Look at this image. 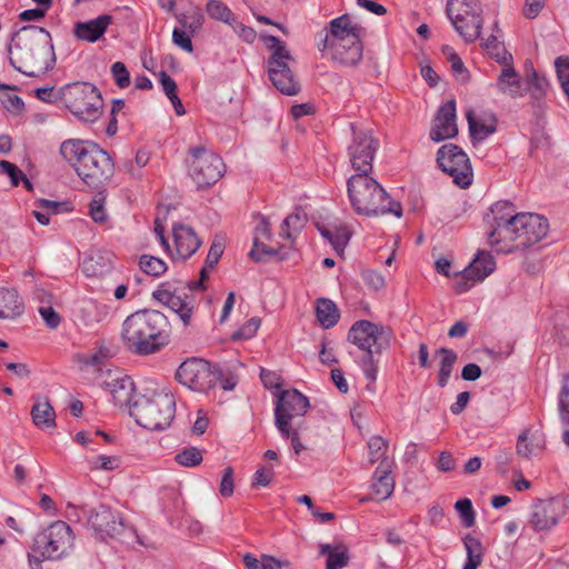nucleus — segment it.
I'll return each mask as SVG.
<instances>
[{"mask_svg":"<svg viewBox=\"0 0 569 569\" xmlns=\"http://www.w3.org/2000/svg\"><path fill=\"white\" fill-rule=\"evenodd\" d=\"M496 269L493 257L486 251H478L475 259L462 270L467 280L480 282L491 274Z\"/></svg>","mask_w":569,"mask_h":569,"instance_id":"nucleus-27","label":"nucleus"},{"mask_svg":"<svg viewBox=\"0 0 569 569\" xmlns=\"http://www.w3.org/2000/svg\"><path fill=\"white\" fill-rule=\"evenodd\" d=\"M139 266L144 273L152 277H160L168 269L167 263L162 259L150 254H142Z\"/></svg>","mask_w":569,"mask_h":569,"instance_id":"nucleus-43","label":"nucleus"},{"mask_svg":"<svg viewBox=\"0 0 569 569\" xmlns=\"http://www.w3.org/2000/svg\"><path fill=\"white\" fill-rule=\"evenodd\" d=\"M318 230L322 238H325L333 248V250L341 254L343 253L347 244L351 238V230L347 224H331V226H318Z\"/></svg>","mask_w":569,"mask_h":569,"instance_id":"nucleus-28","label":"nucleus"},{"mask_svg":"<svg viewBox=\"0 0 569 569\" xmlns=\"http://www.w3.org/2000/svg\"><path fill=\"white\" fill-rule=\"evenodd\" d=\"M101 387L111 396L112 401L118 407H131V400L134 392L132 379L119 371L108 370Z\"/></svg>","mask_w":569,"mask_h":569,"instance_id":"nucleus-21","label":"nucleus"},{"mask_svg":"<svg viewBox=\"0 0 569 569\" xmlns=\"http://www.w3.org/2000/svg\"><path fill=\"white\" fill-rule=\"evenodd\" d=\"M272 468L260 467L253 475L252 487H267L273 479Z\"/></svg>","mask_w":569,"mask_h":569,"instance_id":"nucleus-61","label":"nucleus"},{"mask_svg":"<svg viewBox=\"0 0 569 569\" xmlns=\"http://www.w3.org/2000/svg\"><path fill=\"white\" fill-rule=\"evenodd\" d=\"M379 148V141L370 131L353 130L351 143L348 147V157L355 174H371L373 159Z\"/></svg>","mask_w":569,"mask_h":569,"instance_id":"nucleus-15","label":"nucleus"},{"mask_svg":"<svg viewBox=\"0 0 569 569\" xmlns=\"http://www.w3.org/2000/svg\"><path fill=\"white\" fill-rule=\"evenodd\" d=\"M437 356L440 357L438 385L445 387L449 381L458 356L453 350L448 348H440L437 351Z\"/></svg>","mask_w":569,"mask_h":569,"instance_id":"nucleus-38","label":"nucleus"},{"mask_svg":"<svg viewBox=\"0 0 569 569\" xmlns=\"http://www.w3.org/2000/svg\"><path fill=\"white\" fill-rule=\"evenodd\" d=\"M202 453L201 451L196 448L191 447L188 449L182 450L181 452L177 453L174 457V460L183 467H196L199 466L202 461Z\"/></svg>","mask_w":569,"mask_h":569,"instance_id":"nucleus-48","label":"nucleus"},{"mask_svg":"<svg viewBox=\"0 0 569 569\" xmlns=\"http://www.w3.org/2000/svg\"><path fill=\"white\" fill-rule=\"evenodd\" d=\"M179 28L189 31L191 34L198 33L204 23V16L200 8L193 7L190 10L177 16Z\"/></svg>","mask_w":569,"mask_h":569,"instance_id":"nucleus-37","label":"nucleus"},{"mask_svg":"<svg viewBox=\"0 0 569 569\" xmlns=\"http://www.w3.org/2000/svg\"><path fill=\"white\" fill-rule=\"evenodd\" d=\"M558 411L561 423L569 426V372L561 380L558 393Z\"/></svg>","mask_w":569,"mask_h":569,"instance_id":"nucleus-42","label":"nucleus"},{"mask_svg":"<svg viewBox=\"0 0 569 569\" xmlns=\"http://www.w3.org/2000/svg\"><path fill=\"white\" fill-rule=\"evenodd\" d=\"M348 197L358 214L380 216L393 213L401 217L399 202L390 200L389 194L371 174H352L347 180Z\"/></svg>","mask_w":569,"mask_h":569,"instance_id":"nucleus-6","label":"nucleus"},{"mask_svg":"<svg viewBox=\"0 0 569 569\" xmlns=\"http://www.w3.org/2000/svg\"><path fill=\"white\" fill-rule=\"evenodd\" d=\"M189 153V173L198 187L211 186L222 177L224 163L218 154L202 147L191 148Z\"/></svg>","mask_w":569,"mask_h":569,"instance_id":"nucleus-12","label":"nucleus"},{"mask_svg":"<svg viewBox=\"0 0 569 569\" xmlns=\"http://www.w3.org/2000/svg\"><path fill=\"white\" fill-rule=\"evenodd\" d=\"M121 340L131 353L153 355L169 342V321L157 310L136 311L124 319Z\"/></svg>","mask_w":569,"mask_h":569,"instance_id":"nucleus-2","label":"nucleus"},{"mask_svg":"<svg viewBox=\"0 0 569 569\" xmlns=\"http://www.w3.org/2000/svg\"><path fill=\"white\" fill-rule=\"evenodd\" d=\"M262 39L271 51L268 59L270 81L283 94H297L300 87L291 69L295 64V59L287 49L286 43L274 36H262Z\"/></svg>","mask_w":569,"mask_h":569,"instance_id":"nucleus-9","label":"nucleus"},{"mask_svg":"<svg viewBox=\"0 0 569 569\" xmlns=\"http://www.w3.org/2000/svg\"><path fill=\"white\" fill-rule=\"evenodd\" d=\"M152 297L156 301L176 312L184 326L189 325L194 309L192 296L170 282H164L152 292Z\"/></svg>","mask_w":569,"mask_h":569,"instance_id":"nucleus-18","label":"nucleus"},{"mask_svg":"<svg viewBox=\"0 0 569 569\" xmlns=\"http://www.w3.org/2000/svg\"><path fill=\"white\" fill-rule=\"evenodd\" d=\"M33 423L40 429H49L56 426V412L47 400L38 398L31 409Z\"/></svg>","mask_w":569,"mask_h":569,"instance_id":"nucleus-31","label":"nucleus"},{"mask_svg":"<svg viewBox=\"0 0 569 569\" xmlns=\"http://www.w3.org/2000/svg\"><path fill=\"white\" fill-rule=\"evenodd\" d=\"M150 153L147 150H138L134 159L126 160L120 167L119 170L127 174L131 179H141L142 178V169L149 163Z\"/></svg>","mask_w":569,"mask_h":569,"instance_id":"nucleus-36","label":"nucleus"},{"mask_svg":"<svg viewBox=\"0 0 569 569\" xmlns=\"http://www.w3.org/2000/svg\"><path fill=\"white\" fill-rule=\"evenodd\" d=\"M392 461L383 458L372 476L371 489L378 500H387L395 490V479L391 476Z\"/></svg>","mask_w":569,"mask_h":569,"instance_id":"nucleus-25","label":"nucleus"},{"mask_svg":"<svg viewBox=\"0 0 569 569\" xmlns=\"http://www.w3.org/2000/svg\"><path fill=\"white\" fill-rule=\"evenodd\" d=\"M9 61L28 77H38L51 69L56 57L50 33L40 27L23 28L9 49Z\"/></svg>","mask_w":569,"mask_h":569,"instance_id":"nucleus-3","label":"nucleus"},{"mask_svg":"<svg viewBox=\"0 0 569 569\" xmlns=\"http://www.w3.org/2000/svg\"><path fill=\"white\" fill-rule=\"evenodd\" d=\"M233 488H234L233 470L231 467H227L223 470L222 479H221L220 488H219L221 496L230 497L233 493Z\"/></svg>","mask_w":569,"mask_h":569,"instance_id":"nucleus-62","label":"nucleus"},{"mask_svg":"<svg viewBox=\"0 0 569 569\" xmlns=\"http://www.w3.org/2000/svg\"><path fill=\"white\" fill-rule=\"evenodd\" d=\"M496 87L502 94L511 98L522 96L521 92V78L512 64L502 66L501 72L497 78Z\"/></svg>","mask_w":569,"mask_h":569,"instance_id":"nucleus-29","label":"nucleus"},{"mask_svg":"<svg viewBox=\"0 0 569 569\" xmlns=\"http://www.w3.org/2000/svg\"><path fill=\"white\" fill-rule=\"evenodd\" d=\"M390 331L381 325L360 320L352 325L348 340L365 352L380 355L390 346Z\"/></svg>","mask_w":569,"mask_h":569,"instance_id":"nucleus-14","label":"nucleus"},{"mask_svg":"<svg viewBox=\"0 0 569 569\" xmlns=\"http://www.w3.org/2000/svg\"><path fill=\"white\" fill-rule=\"evenodd\" d=\"M456 510L461 517L465 527L470 528L475 525V511L469 499H460L455 505Z\"/></svg>","mask_w":569,"mask_h":569,"instance_id":"nucleus-52","label":"nucleus"},{"mask_svg":"<svg viewBox=\"0 0 569 569\" xmlns=\"http://www.w3.org/2000/svg\"><path fill=\"white\" fill-rule=\"evenodd\" d=\"M111 73L118 87L127 88L130 84V74L123 62H114L111 66Z\"/></svg>","mask_w":569,"mask_h":569,"instance_id":"nucleus-54","label":"nucleus"},{"mask_svg":"<svg viewBox=\"0 0 569 569\" xmlns=\"http://www.w3.org/2000/svg\"><path fill=\"white\" fill-rule=\"evenodd\" d=\"M39 313L50 329H56L61 322V317L51 306L39 307Z\"/></svg>","mask_w":569,"mask_h":569,"instance_id":"nucleus-58","label":"nucleus"},{"mask_svg":"<svg viewBox=\"0 0 569 569\" xmlns=\"http://www.w3.org/2000/svg\"><path fill=\"white\" fill-rule=\"evenodd\" d=\"M176 377L180 383L194 391H207L217 383L216 367L199 358L183 361Z\"/></svg>","mask_w":569,"mask_h":569,"instance_id":"nucleus-16","label":"nucleus"},{"mask_svg":"<svg viewBox=\"0 0 569 569\" xmlns=\"http://www.w3.org/2000/svg\"><path fill=\"white\" fill-rule=\"evenodd\" d=\"M456 120V102L455 100H448L439 107L433 118L430 139L435 142H440L455 138L458 134Z\"/></svg>","mask_w":569,"mask_h":569,"instance_id":"nucleus-22","label":"nucleus"},{"mask_svg":"<svg viewBox=\"0 0 569 569\" xmlns=\"http://www.w3.org/2000/svg\"><path fill=\"white\" fill-rule=\"evenodd\" d=\"M280 435L282 438L290 440L291 447L296 455H299L306 449V447L300 441L299 431L296 428L289 427L287 428V432H280Z\"/></svg>","mask_w":569,"mask_h":569,"instance_id":"nucleus-63","label":"nucleus"},{"mask_svg":"<svg viewBox=\"0 0 569 569\" xmlns=\"http://www.w3.org/2000/svg\"><path fill=\"white\" fill-rule=\"evenodd\" d=\"M463 545L467 552L463 569H477L483 560V548L480 540L471 535H467L463 538Z\"/></svg>","mask_w":569,"mask_h":569,"instance_id":"nucleus-35","label":"nucleus"},{"mask_svg":"<svg viewBox=\"0 0 569 569\" xmlns=\"http://www.w3.org/2000/svg\"><path fill=\"white\" fill-rule=\"evenodd\" d=\"M387 448L388 443L383 438L379 436L371 437L368 441L369 461L371 463L381 462Z\"/></svg>","mask_w":569,"mask_h":569,"instance_id":"nucleus-50","label":"nucleus"},{"mask_svg":"<svg viewBox=\"0 0 569 569\" xmlns=\"http://www.w3.org/2000/svg\"><path fill=\"white\" fill-rule=\"evenodd\" d=\"M305 214L300 212L291 213L283 220L280 236L291 241L293 233L302 229Z\"/></svg>","mask_w":569,"mask_h":569,"instance_id":"nucleus-46","label":"nucleus"},{"mask_svg":"<svg viewBox=\"0 0 569 569\" xmlns=\"http://www.w3.org/2000/svg\"><path fill=\"white\" fill-rule=\"evenodd\" d=\"M176 415V399L166 388L147 389L138 396L130 407V416L136 422L149 430L168 428Z\"/></svg>","mask_w":569,"mask_h":569,"instance_id":"nucleus-7","label":"nucleus"},{"mask_svg":"<svg viewBox=\"0 0 569 569\" xmlns=\"http://www.w3.org/2000/svg\"><path fill=\"white\" fill-rule=\"evenodd\" d=\"M217 382L219 381L222 389L231 391L238 383V377L229 369H220L216 367Z\"/></svg>","mask_w":569,"mask_h":569,"instance_id":"nucleus-55","label":"nucleus"},{"mask_svg":"<svg viewBox=\"0 0 569 569\" xmlns=\"http://www.w3.org/2000/svg\"><path fill=\"white\" fill-rule=\"evenodd\" d=\"M231 28L233 29L234 33L244 42L247 43H253L257 38V32L253 28L244 26L243 23L239 22L237 19L234 20L233 24H231Z\"/></svg>","mask_w":569,"mask_h":569,"instance_id":"nucleus-60","label":"nucleus"},{"mask_svg":"<svg viewBox=\"0 0 569 569\" xmlns=\"http://www.w3.org/2000/svg\"><path fill=\"white\" fill-rule=\"evenodd\" d=\"M437 162L457 186L468 188L472 183L473 172L470 160L460 147L451 143L443 144L437 152Z\"/></svg>","mask_w":569,"mask_h":569,"instance_id":"nucleus-13","label":"nucleus"},{"mask_svg":"<svg viewBox=\"0 0 569 569\" xmlns=\"http://www.w3.org/2000/svg\"><path fill=\"white\" fill-rule=\"evenodd\" d=\"M466 118L472 140L483 141L497 130V118L491 111L468 110Z\"/></svg>","mask_w":569,"mask_h":569,"instance_id":"nucleus-24","label":"nucleus"},{"mask_svg":"<svg viewBox=\"0 0 569 569\" xmlns=\"http://www.w3.org/2000/svg\"><path fill=\"white\" fill-rule=\"evenodd\" d=\"M0 169L2 172L8 174L12 186L14 187L19 186L21 179H24V173L16 164L7 160L0 161Z\"/></svg>","mask_w":569,"mask_h":569,"instance_id":"nucleus-59","label":"nucleus"},{"mask_svg":"<svg viewBox=\"0 0 569 569\" xmlns=\"http://www.w3.org/2000/svg\"><path fill=\"white\" fill-rule=\"evenodd\" d=\"M88 527L99 539L116 538L124 530L121 516L107 506L92 509L88 517Z\"/></svg>","mask_w":569,"mask_h":569,"instance_id":"nucleus-20","label":"nucleus"},{"mask_svg":"<svg viewBox=\"0 0 569 569\" xmlns=\"http://www.w3.org/2000/svg\"><path fill=\"white\" fill-rule=\"evenodd\" d=\"M101 256H92L86 259L82 263V270L88 277H101L109 271L110 262H101Z\"/></svg>","mask_w":569,"mask_h":569,"instance_id":"nucleus-47","label":"nucleus"},{"mask_svg":"<svg viewBox=\"0 0 569 569\" xmlns=\"http://www.w3.org/2000/svg\"><path fill=\"white\" fill-rule=\"evenodd\" d=\"M442 51L447 56L448 61L450 62V67L455 77L460 82H467L469 80V72L465 68V64L460 57L449 46H445Z\"/></svg>","mask_w":569,"mask_h":569,"instance_id":"nucleus-45","label":"nucleus"},{"mask_svg":"<svg viewBox=\"0 0 569 569\" xmlns=\"http://www.w3.org/2000/svg\"><path fill=\"white\" fill-rule=\"evenodd\" d=\"M23 312V302L13 288H0V319H12Z\"/></svg>","mask_w":569,"mask_h":569,"instance_id":"nucleus-30","label":"nucleus"},{"mask_svg":"<svg viewBox=\"0 0 569 569\" xmlns=\"http://www.w3.org/2000/svg\"><path fill=\"white\" fill-rule=\"evenodd\" d=\"M487 222L490 227L488 243L502 253L525 250L543 239L549 230L546 218L529 212L517 213L509 201L492 204Z\"/></svg>","mask_w":569,"mask_h":569,"instance_id":"nucleus-1","label":"nucleus"},{"mask_svg":"<svg viewBox=\"0 0 569 569\" xmlns=\"http://www.w3.org/2000/svg\"><path fill=\"white\" fill-rule=\"evenodd\" d=\"M362 278L365 282L375 290L383 288L386 283L382 274L373 270L363 271Z\"/></svg>","mask_w":569,"mask_h":569,"instance_id":"nucleus-64","label":"nucleus"},{"mask_svg":"<svg viewBox=\"0 0 569 569\" xmlns=\"http://www.w3.org/2000/svg\"><path fill=\"white\" fill-rule=\"evenodd\" d=\"M92 471H112L120 467L121 459L118 456L99 455L88 460Z\"/></svg>","mask_w":569,"mask_h":569,"instance_id":"nucleus-44","label":"nucleus"},{"mask_svg":"<svg viewBox=\"0 0 569 569\" xmlns=\"http://www.w3.org/2000/svg\"><path fill=\"white\" fill-rule=\"evenodd\" d=\"M446 11L455 30L466 42H473L480 37L483 20L478 0H448Z\"/></svg>","mask_w":569,"mask_h":569,"instance_id":"nucleus-11","label":"nucleus"},{"mask_svg":"<svg viewBox=\"0 0 569 569\" xmlns=\"http://www.w3.org/2000/svg\"><path fill=\"white\" fill-rule=\"evenodd\" d=\"M308 398L296 389L281 391L274 407V425L279 432H287L292 421L303 417L309 409Z\"/></svg>","mask_w":569,"mask_h":569,"instance_id":"nucleus-17","label":"nucleus"},{"mask_svg":"<svg viewBox=\"0 0 569 569\" xmlns=\"http://www.w3.org/2000/svg\"><path fill=\"white\" fill-rule=\"evenodd\" d=\"M483 48L501 66L513 64L512 54L506 50L496 36L488 37L483 42Z\"/></svg>","mask_w":569,"mask_h":569,"instance_id":"nucleus-40","label":"nucleus"},{"mask_svg":"<svg viewBox=\"0 0 569 569\" xmlns=\"http://www.w3.org/2000/svg\"><path fill=\"white\" fill-rule=\"evenodd\" d=\"M566 512V505L560 499L539 500L532 506L529 523L535 531H549L558 525Z\"/></svg>","mask_w":569,"mask_h":569,"instance_id":"nucleus-19","label":"nucleus"},{"mask_svg":"<svg viewBox=\"0 0 569 569\" xmlns=\"http://www.w3.org/2000/svg\"><path fill=\"white\" fill-rule=\"evenodd\" d=\"M206 12L210 19L226 23L230 27L237 19L231 9L220 0H209L206 4Z\"/></svg>","mask_w":569,"mask_h":569,"instance_id":"nucleus-39","label":"nucleus"},{"mask_svg":"<svg viewBox=\"0 0 569 569\" xmlns=\"http://www.w3.org/2000/svg\"><path fill=\"white\" fill-rule=\"evenodd\" d=\"M60 153L79 178L91 188L103 186L113 176L114 164L111 157L93 142L66 140L60 146Z\"/></svg>","mask_w":569,"mask_h":569,"instance_id":"nucleus-4","label":"nucleus"},{"mask_svg":"<svg viewBox=\"0 0 569 569\" xmlns=\"http://www.w3.org/2000/svg\"><path fill=\"white\" fill-rule=\"evenodd\" d=\"M529 83L533 89L532 94L536 98L545 96L549 87L548 80L543 76H540L536 70H533L529 76Z\"/></svg>","mask_w":569,"mask_h":569,"instance_id":"nucleus-57","label":"nucleus"},{"mask_svg":"<svg viewBox=\"0 0 569 569\" xmlns=\"http://www.w3.org/2000/svg\"><path fill=\"white\" fill-rule=\"evenodd\" d=\"M261 319L259 317H252L246 323H243L236 332L232 333L233 340H247L256 336L260 328Z\"/></svg>","mask_w":569,"mask_h":569,"instance_id":"nucleus-51","label":"nucleus"},{"mask_svg":"<svg viewBox=\"0 0 569 569\" xmlns=\"http://www.w3.org/2000/svg\"><path fill=\"white\" fill-rule=\"evenodd\" d=\"M316 315L319 323L326 329L333 327L340 318L336 303L327 298L317 300Z\"/></svg>","mask_w":569,"mask_h":569,"instance_id":"nucleus-33","label":"nucleus"},{"mask_svg":"<svg viewBox=\"0 0 569 569\" xmlns=\"http://www.w3.org/2000/svg\"><path fill=\"white\" fill-rule=\"evenodd\" d=\"M172 238L174 244V252L170 250L173 258L186 260L197 252L201 246V240L194 230L182 223H174L172 226Z\"/></svg>","mask_w":569,"mask_h":569,"instance_id":"nucleus-23","label":"nucleus"},{"mask_svg":"<svg viewBox=\"0 0 569 569\" xmlns=\"http://www.w3.org/2000/svg\"><path fill=\"white\" fill-rule=\"evenodd\" d=\"M76 536L71 527L57 520L36 533L32 551L41 560H60L68 557L74 549Z\"/></svg>","mask_w":569,"mask_h":569,"instance_id":"nucleus-8","label":"nucleus"},{"mask_svg":"<svg viewBox=\"0 0 569 569\" xmlns=\"http://www.w3.org/2000/svg\"><path fill=\"white\" fill-rule=\"evenodd\" d=\"M189 31L181 28H174L172 31V42L181 50L191 53L193 51L192 37Z\"/></svg>","mask_w":569,"mask_h":569,"instance_id":"nucleus-53","label":"nucleus"},{"mask_svg":"<svg viewBox=\"0 0 569 569\" xmlns=\"http://www.w3.org/2000/svg\"><path fill=\"white\" fill-rule=\"evenodd\" d=\"M375 353L376 352H366L360 365L365 377L371 382L376 381L378 372V366L373 359Z\"/></svg>","mask_w":569,"mask_h":569,"instance_id":"nucleus-56","label":"nucleus"},{"mask_svg":"<svg viewBox=\"0 0 569 569\" xmlns=\"http://www.w3.org/2000/svg\"><path fill=\"white\" fill-rule=\"evenodd\" d=\"M543 449V440L531 433L530 430H523L517 439L516 451L522 458H530Z\"/></svg>","mask_w":569,"mask_h":569,"instance_id":"nucleus-32","label":"nucleus"},{"mask_svg":"<svg viewBox=\"0 0 569 569\" xmlns=\"http://www.w3.org/2000/svg\"><path fill=\"white\" fill-rule=\"evenodd\" d=\"M559 83L569 99V57L560 56L555 61Z\"/></svg>","mask_w":569,"mask_h":569,"instance_id":"nucleus-49","label":"nucleus"},{"mask_svg":"<svg viewBox=\"0 0 569 569\" xmlns=\"http://www.w3.org/2000/svg\"><path fill=\"white\" fill-rule=\"evenodd\" d=\"M363 28L349 14L332 19L328 27L318 33V49L332 60L356 66L362 58L361 37Z\"/></svg>","mask_w":569,"mask_h":569,"instance_id":"nucleus-5","label":"nucleus"},{"mask_svg":"<svg viewBox=\"0 0 569 569\" xmlns=\"http://www.w3.org/2000/svg\"><path fill=\"white\" fill-rule=\"evenodd\" d=\"M259 237L262 238H269L270 237V229L267 221H261L260 224L256 228V238L253 242V248L250 251V256L256 259L260 260V253L274 256L277 254V251L274 249L268 248L266 244L259 242Z\"/></svg>","mask_w":569,"mask_h":569,"instance_id":"nucleus-41","label":"nucleus"},{"mask_svg":"<svg viewBox=\"0 0 569 569\" xmlns=\"http://www.w3.org/2000/svg\"><path fill=\"white\" fill-rule=\"evenodd\" d=\"M320 555L327 556L326 569H341L348 565L349 556L345 546L321 545Z\"/></svg>","mask_w":569,"mask_h":569,"instance_id":"nucleus-34","label":"nucleus"},{"mask_svg":"<svg viewBox=\"0 0 569 569\" xmlns=\"http://www.w3.org/2000/svg\"><path fill=\"white\" fill-rule=\"evenodd\" d=\"M66 107L79 119L93 122L101 114L102 98L99 90L89 82L67 84L62 89Z\"/></svg>","mask_w":569,"mask_h":569,"instance_id":"nucleus-10","label":"nucleus"},{"mask_svg":"<svg viewBox=\"0 0 569 569\" xmlns=\"http://www.w3.org/2000/svg\"><path fill=\"white\" fill-rule=\"evenodd\" d=\"M111 22V16L101 14L92 20L76 23L73 32L80 40L96 42L103 36Z\"/></svg>","mask_w":569,"mask_h":569,"instance_id":"nucleus-26","label":"nucleus"}]
</instances>
